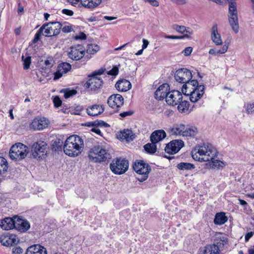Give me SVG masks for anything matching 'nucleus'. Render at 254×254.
Listing matches in <instances>:
<instances>
[{"instance_id": "a878e982", "label": "nucleus", "mask_w": 254, "mask_h": 254, "mask_svg": "<svg viewBox=\"0 0 254 254\" xmlns=\"http://www.w3.org/2000/svg\"><path fill=\"white\" fill-rule=\"evenodd\" d=\"M119 138L122 140H126L127 141H132L135 138V134L133 133L132 130L127 129L120 131Z\"/></svg>"}, {"instance_id": "7c9ffc66", "label": "nucleus", "mask_w": 254, "mask_h": 254, "mask_svg": "<svg viewBox=\"0 0 254 254\" xmlns=\"http://www.w3.org/2000/svg\"><path fill=\"white\" fill-rule=\"evenodd\" d=\"M228 220V218L224 212L217 213L214 219V223L216 225H221L224 224Z\"/></svg>"}, {"instance_id": "49530a36", "label": "nucleus", "mask_w": 254, "mask_h": 254, "mask_svg": "<svg viewBox=\"0 0 254 254\" xmlns=\"http://www.w3.org/2000/svg\"><path fill=\"white\" fill-rule=\"evenodd\" d=\"M109 125L108 123L106 122H105L104 121L102 120H97L94 121V127H108Z\"/></svg>"}, {"instance_id": "e2e57ef3", "label": "nucleus", "mask_w": 254, "mask_h": 254, "mask_svg": "<svg viewBox=\"0 0 254 254\" xmlns=\"http://www.w3.org/2000/svg\"><path fill=\"white\" fill-rule=\"evenodd\" d=\"M166 137V133L163 129H160V141Z\"/></svg>"}, {"instance_id": "680f3d73", "label": "nucleus", "mask_w": 254, "mask_h": 254, "mask_svg": "<svg viewBox=\"0 0 254 254\" xmlns=\"http://www.w3.org/2000/svg\"><path fill=\"white\" fill-rule=\"evenodd\" d=\"M145 2H147L153 6H157L159 5V2L156 0H143Z\"/></svg>"}, {"instance_id": "0eeeda50", "label": "nucleus", "mask_w": 254, "mask_h": 254, "mask_svg": "<svg viewBox=\"0 0 254 254\" xmlns=\"http://www.w3.org/2000/svg\"><path fill=\"white\" fill-rule=\"evenodd\" d=\"M227 0L229 4L228 14L229 23L235 33L237 34L239 31L237 2L234 0Z\"/></svg>"}, {"instance_id": "9d476101", "label": "nucleus", "mask_w": 254, "mask_h": 254, "mask_svg": "<svg viewBox=\"0 0 254 254\" xmlns=\"http://www.w3.org/2000/svg\"><path fill=\"white\" fill-rule=\"evenodd\" d=\"M132 168L136 173L141 175V177L138 179L140 182H143L148 178V174L151 171L149 164L142 160H135L133 163Z\"/></svg>"}, {"instance_id": "4468645a", "label": "nucleus", "mask_w": 254, "mask_h": 254, "mask_svg": "<svg viewBox=\"0 0 254 254\" xmlns=\"http://www.w3.org/2000/svg\"><path fill=\"white\" fill-rule=\"evenodd\" d=\"M108 104L117 112H118L124 103V98L119 94L111 95L108 99Z\"/></svg>"}, {"instance_id": "a19ab883", "label": "nucleus", "mask_w": 254, "mask_h": 254, "mask_svg": "<svg viewBox=\"0 0 254 254\" xmlns=\"http://www.w3.org/2000/svg\"><path fill=\"white\" fill-rule=\"evenodd\" d=\"M44 29L45 26H42V27H41V28L36 32L34 36V39L32 41L33 44L36 43L40 40Z\"/></svg>"}, {"instance_id": "423d86ee", "label": "nucleus", "mask_w": 254, "mask_h": 254, "mask_svg": "<svg viewBox=\"0 0 254 254\" xmlns=\"http://www.w3.org/2000/svg\"><path fill=\"white\" fill-rule=\"evenodd\" d=\"M67 56L73 61L83 62L84 64L91 58V56L86 55L85 48L81 44L73 45L69 47L67 50Z\"/></svg>"}, {"instance_id": "5fc2aeb1", "label": "nucleus", "mask_w": 254, "mask_h": 254, "mask_svg": "<svg viewBox=\"0 0 254 254\" xmlns=\"http://www.w3.org/2000/svg\"><path fill=\"white\" fill-rule=\"evenodd\" d=\"M63 74H64V73L63 72V71L61 70L59 68H58L57 71L54 73V79L55 80L59 79L63 76Z\"/></svg>"}, {"instance_id": "5701e85b", "label": "nucleus", "mask_w": 254, "mask_h": 254, "mask_svg": "<svg viewBox=\"0 0 254 254\" xmlns=\"http://www.w3.org/2000/svg\"><path fill=\"white\" fill-rule=\"evenodd\" d=\"M104 111L103 105L94 104L86 109V112L90 116H97L101 114Z\"/></svg>"}, {"instance_id": "393cba45", "label": "nucleus", "mask_w": 254, "mask_h": 254, "mask_svg": "<svg viewBox=\"0 0 254 254\" xmlns=\"http://www.w3.org/2000/svg\"><path fill=\"white\" fill-rule=\"evenodd\" d=\"M211 39L216 45H220L222 44L221 37L218 32L216 24H214L212 27Z\"/></svg>"}, {"instance_id": "4d7b16f0", "label": "nucleus", "mask_w": 254, "mask_h": 254, "mask_svg": "<svg viewBox=\"0 0 254 254\" xmlns=\"http://www.w3.org/2000/svg\"><path fill=\"white\" fill-rule=\"evenodd\" d=\"M192 51V48L191 47H188L186 48L183 53H184V55L186 56H190L191 52Z\"/></svg>"}, {"instance_id": "e433bc0d", "label": "nucleus", "mask_w": 254, "mask_h": 254, "mask_svg": "<svg viewBox=\"0 0 254 254\" xmlns=\"http://www.w3.org/2000/svg\"><path fill=\"white\" fill-rule=\"evenodd\" d=\"M177 168L181 170H189L194 168V165L190 163L182 162L178 164Z\"/></svg>"}, {"instance_id": "bf43d9fd", "label": "nucleus", "mask_w": 254, "mask_h": 254, "mask_svg": "<svg viewBox=\"0 0 254 254\" xmlns=\"http://www.w3.org/2000/svg\"><path fill=\"white\" fill-rule=\"evenodd\" d=\"M52 59H47L45 61L44 64L46 67L51 68L52 66Z\"/></svg>"}, {"instance_id": "f8f14e48", "label": "nucleus", "mask_w": 254, "mask_h": 254, "mask_svg": "<svg viewBox=\"0 0 254 254\" xmlns=\"http://www.w3.org/2000/svg\"><path fill=\"white\" fill-rule=\"evenodd\" d=\"M45 36L52 37L58 35L61 32L62 24L60 22H50L44 24Z\"/></svg>"}, {"instance_id": "9b49d317", "label": "nucleus", "mask_w": 254, "mask_h": 254, "mask_svg": "<svg viewBox=\"0 0 254 254\" xmlns=\"http://www.w3.org/2000/svg\"><path fill=\"white\" fill-rule=\"evenodd\" d=\"M47 144L43 141L34 143L32 146V155L37 159H43L47 155Z\"/></svg>"}, {"instance_id": "bb28decb", "label": "nucleus", "mask_w": 254, "mask_h": 254, "mask_svg": "<svg viewBox=\"0 0 254 254\" xmlns=\"http://www.w3.org/2000/svg\"><path fill=\"white\" fill-rule=\"evenodd\" d=\"M185 126L183 124L174 125L172 127L169 129L170 133L172 135L183 136Z\"/></svg>"}, {"instance_id": "473e14b6", "label": "nucleus", "mask_w": 254, "mask_h": 254, "mask_svg": "<svg viewBox=\"0 0 254 254\" xmlns=\"http://www.w3.org/2000/svg\"><path fill=\"white\" fill-rule=\"evenodd\" d=\"M178 110L181 113L189 114V102L186 100H183V99L178 104Z\"/></svg>"}, {"instance_id": "603ef678", "label": "nucleus", "mask_w": 254, "mask_h": 254, "mask_svg": "<svg viewBox=\"0 0 254 254\" xmlns=\"http://www.w3.org/2000/svg\"><path fill=\"white\" fill-rule=\"evenodd\" d=\"M86 38V34L82 32H80L78 35H76L74 37L75 40H85Z\"/></svg>"}, {"instance_id": "c756f323", "label": "nucleus", "mask_w": 254, "mask_h": 254, "mask_svg": "<svg viewBox=\"0 0 254 254\" xmlns=\"http://www.w3.org/2000/svg\"><path fill=\"white\" fill-rule=\"evenodd\" d=\"M172 28L177 32L181 34H184V35L187 34L190 35L193 34V31L190 28L186 27L185 26L174 24L172 25Z\"/></svg>"}, {"instance_id": "6ab92c4d", "label": "nucleus", "mask_w": 254, "mask_h": 254, "mask_svg": "<svg viewBox=\"0 0 254 254\" xmlns=\"http://www.w3.org/2000/svg\"><path fill=\"white\" fill-rule=\"evenodd\" d=\"M227 238L221 233H217L215 235V239L213 245H211L212 247H214L218 251L219 254L224 247V246L227 244Z\"/></svg>"}, {"instance_id": "8fccbe9b", "label": "nucleus", "mask_w": 254, "mask_h": 254, "mask_svg": "<svg viewBox=\"0 0 254 254\" xmlns=\"http://www.w3.org/2000/svg\"><path fill=\"white\" fill-rule=\"evenodd\" d=\"M119 73V68L117 66H114L108 72V74L111 75L116 76Z\"/></svg>"}, {"instance_id": "ddd939ff", "label": "nucleus", "mask_w": 254, "mask_h": 254, "mask_svg": "<svg viewBox=\"0 0 254 254\" xmlns=\"http://www.w3.org/2000/svg\"><path fill=\"white\" fill-rule=\"evenodd\" d=\"M192 77L191 71L186 68H180L174 73L175 79L177 82L181 83H185L187 81H189Z\"/></svg>"}, {"instance_id": "4be33fe9", "label": "nucleus", "mask_w": 254, "mask_h": 254, "mask_svg": "<svg viewBox=\"0 0 254 254\" xmlns=\"http://www.w3.org/2000/svg\"><path fill=\"white\" fill-rule=\"evenodd\" d=\"M16 219L6 217L0 221V226L2 229L8 230L15 228Z\"/></svg>"}, {"instance_id": "7ed1b4c3", "label": "nucleus", "mask_w": 254, "mask_h": 254, "mask_svg": "<svg viewBox=\"0 0 254 254\" xmlns=\"http://www.w3.org/2000/svg\"><path fill=\"white\" fill-rule=\"evenodd\" d=\"M204 86L198 85L196 80H190L187 81L182 88V92L186 96H190V99L192 102L197 101L203 95Z\"/></svg>"}, {"instance_id": "79ce46f5", "label": "nucleus", "mask_w": 254, "mask_h": 254, "mask_svg": "<svg viewBox=\"0 0 254 254\" xmlns=\"http://www.w3.org/2000/svg\"><path fill=\"white\" fill-rule=\"evenodd\" d=\"M150 141L152 143L156 144L159 142V129L153 131L150 135Z\"/></svg>"}, {"instance_id": "f257e3e1", "label": "nucleus", "mask_w": 254, "mask_h": 254, "mask_svg": "<svg viewBox=\"0 0 254 254\" xmlns=\"http://www.w3.org/2000/svg\"><path fill=\"white\" fill-rule=\"evenodd\" d=\"M216 149L210 143H204L198 145L191 151V156L195 161L199 162H210L212 168L219 169L222 168L224 163L218 160H215L214 157L217 154Z\"/></svg>"}, {"instance_id": "4c0bfd02", "label": "nucleus", "mask_w": 254, "mask_h": 254, "mask_svg": "<svg viewBox=\"0 0 254 254\" xmlns=\"http://www.w3.org/2000/svg\"><path fill=\"white\" fill-rule=\"evenodd\" d=\"M63 141L60 138L56 139L52 144L53 148L56 151L61 150L64 148Z\"/></svg>"}, {"instance_id": "de8ad7c7", "label": "nucleus", "mask_w": 254, "mask_h": 254, "mask_svg": "<svg viewBox=\"0 0 254 254\" xmlns=\"http://www.w3.org/2000/svg\"><path fill=\"white\" fill-rule=\"evenodd\" d=\"M165 38L172 39H182L184 38H190V36L186 34L183 36H177L173 35L165 36Z\"/></svg>"}, {"instance_id": "dca6fc26", "label": "nucleus", "mask_w": 254, "mask_h": 254, "mask_svg": "<svg viewBox=\"0 0 254 254\" xmlns=\"http://www.w3.org/2000/svg\"><path fill=\"white\" fill-rule=\"evenodd\" d=\"M184 146V143L183 140H173L166 145L165 151L169 154H174L178 152Z\"/></svg>"}, {"instance_id": "b1692460", "label": "nucleus", "mask_w": 254, "mask_h": 254, "mask_svg": "<svg viewBox=\"0 0 254 254\" xmlns=\"http://www.w3.org/2000/svg\"><path fill=\"white\" fill-rule=\"evenodd\" d=\"M116 89L121 92H126L129 90L131 87V83L127 79H121L115 84Z\"/></svg>"}, {"instance_id": "ea45409f", "label": "nucleus", "mask_w": 254, "mask_h": 254, "mask_svg": "<svg viewBox=\"0 0 254 254\" xmlns=\"http://www.w3.org/2000/svg\"><path fill=\"white\" fill-rule=\"evenodd\" d=\"M64 92V97L65 99H67L70 98V97L75 95L77 93V91L75 89H69V88H66L63 90Z\"/></svg>"}, {"instance_id": "cd10ccee", "label": "nucleus", "mask_w": 254, "mask_h": 254, "mask_svg": "<svg viewBox=\"0 0 254 254\" xmlns=\"http://www.w3.org/2000/svg\"><path fill=\"white\" fill-rule=\"evenodd\" d=\"M197 132V128L195 127L190 125L185 126L183 136L193 137L196 135Z\"/></svg>"}, {"instance_id": "052dcab7", "label": "nucleus", "mask_w": 254, "mask_h": 254, "mask_svg": "<svg viewBox=\"0 0 254 254\" xmlns=\"http://www.w3.org/2000/svg\"><path fill=\"white\" fill-rule=\"evenodd\" d=\"M227 50L228 46L224 45L221 48V49L217 51V54H224L227 51Z\"/></svg>"}, {"instance_id": "864d4df0", "label": "nucleus", "mask_w": 254, "mask_h": 254, "mask_svg": "<svg viewBox=\"0 0 254 254\" xmlns=\"http://www.w3.org/2000/svg\"><path fill=\"white\" fill-rule=\"evenodd\" d=\"M12 253L14 254H21L23 253V250L19 246H16L12 249Z\"/></svg>"}, {"instance_id": "a211bd4d", "label": "nucleus", "mask_w": 254, "mask_h": 254, "mask_svg": "<svg viewBox=\"0 0 254 254\" xmlns=\"http://www.w3.org/2000/svg\"><path fill=\"white\" fill-rule=\"evenodd\" d=\"M18 242L17 236L14 234H2L0 235V243L4 246L8 247L16 244Z\"/></svg>"}, {"instance_id": "13d9d810", "label": "nucleus", "mask_w": 254, "mask_h": 254, "mask_svg": "<svg viewBox=\"0 0 254 254\" xmlns=\"http://www.w3.org/2000/svg\"><path fill=\"white\" fill-rule=\"evenodd\" d=\"M62 13L68 16H72L74 14L73 11L68 9H63L62 11Z\"/></svg>"}, {"instance_id": "0e129e2a", "label": "nucleus", "mask_w": 254, "mask_h": 254, "mask_svg": "<svg viewBox=\"0 0 254 254\" xmlns=\"http://www.w3.org/2000/svg\"><path fill=\"white\" fill-rule=\"evenodd\" d=\"M254 233L253 232H250L247 233L245 237V239L246 242H248L249 239L253 237Z\"/></svg>"}, {"instance_id": "2f4dec72", "label": "nucleus", "mask_w": 254, "mask_h": 254, "mask_svg": "<svg viewBox=\"0 0 254 254\" xmlns=\"http://www.w3.org/2000/svg\"><path fill=\"white\" fill-rule=\"evenodd\" d=\"M170 85L168 83H165L160 85V100H163L165 99L166 95L168 93H170Z\"/></svg>"}, {"instance_id": "aec40b11", "label": "nucleus", "mask_w": 254, "mask_h": 254, "mask_svg": "<svg viewBox=\"0 0 254 254\" xmlns=\"http://www.w3.org/2000/svg\"><path fill=\"white\" fill-rule=\"evenodd\" d=\"M14 218L16 219L15 229L17 231L25 232L30 229V224L27 220L21 219L17 216H14Z\"/></svg>"}, {"instance_id": "f03ea898", "label": "nucleus", "mask_w": 254, "mask_h": 254, "mask_svg": "<svg viewBox=\"0 0 254 254\" xmlns=\"http://www.w3.org/2000/svg\"><path fill=\"white\" fill-rule=\"evenodd\" d=\"M84 147L82 138L77 135H72L68 137L64 145V153L70 157H75L80 154Z\"/></svg>"}, {"instance_id": "37998d69", "label": "nucleus", "mask_w": 254, "mask_h": 254, "mask_svg": "<svg viewBox=\"0 0 254 254\" xmlns=\"http://www.w3.org/2000/svg\"><path fill=\"white\" fill-rule=\"evenodd\" d=\"M22 59L23 61V68L24 69H29L31 63V57L28 56L26 57L25 59H24V56H23Z\"/></svg>"}, {"instance_id": "c03bdc74", "label": "nucleus", "mask_w": 254, "mask_h": 254, "mask_svg": "<svg viewBox=\"0 0 254 254\" xmlns=\"http://www.w3.org/2000/svg\"><path fill=\"white\" fill-rule=\"evenodd\" d=\"M151 90H155L154 92V98L157 100H159V96L158 95V92L159 91V81L155 80L151 88Z\"/></svg>"}, {"instance_id": "2eb2a0df", "label": "nucleus", "mask_w": 254, "mask_h": 254, "mask_svg": "<svg viewBox=\"0 0 254 254\" xmlns=\"http://www.w3.org/2000/svg\"><path fill=\"white\" fill-rule=\"evenodd\" d=\"M165 98L167 104L170 106H176L179 104L180 101L183 99V95L181 92L173 90L168 94H165Z\"/></svg>"}, {"instance_id": "72a5a7b5", "label": "nucleus", "mask_w": 254, "mask_h": 254, "mask_svg": "<svg viewBox=\"0 0 254 254\" xmlns=\"http://www.w3.org/2000/svg\"><path fill=\"white\" fill-rule=\"evenodd\" d=\"M199 254H219L218 251L211 245H206L205 247L199 249Z\"/></svg>"}, {"instance_id": "774afa93", "label": "nucleus", "mask_w": 254, "mask_h": 254, "mask_svg": "<svg viewBox=\"0 0 254 254\" xmlns=\"http://www.w3.org/2000/svg\"><path fill=\"white\" fill-rule=\"evenodd\" d=\"M164 115L166 116V117H170L172 115H173V112L172 110H166L164 113Z\"/></svg>"}, {"instance_id": "c85d7f7f", "label": "nucleus", "mask_w": 254, "mask_h": 254, "mask_svg": "<svg viewBox=\"0 0 254 254\" xmlns=\"http://www.w3.org/2000/svg\"><path fill=\"white\" fill-rule=\"evenodd\" d=\"M101 0H81L82 5L86 8L93 9L99 5Z\"/></svg>"}, {"instance_id": "3c124183", "label": "nucleus", "mask_w": 254, "mask_h": 254, "mask_svg": "<svg viewBox=\"0 0 254 254\" xmlns=\"http://www.w3.org/2000/svg\"><path fill=\"white\" fill-rule=\"evenodd\" d=\"M247 112L248 114H254V103L248 104Z\"/></svg>"}, {"instance_id": "338daca9", "label": "nucleus", "mask_w": 254, "mask_h": 254, "mask_svg": "<svg viewBox=\"0 0 254 254\" xmlns=\"http://www.w3.org/2000/svg\"><path fill=\"white\" fill-rule=\"evenodd\" d=\"M91 131L96 133L97 134L102 135V132L101 131V130L96 127L92 128L91 129Z\"/></svg>"}, {"instance_id": "6e6d98bb", "label": "nucleus", "mask_w": 254, "mask_h": 254, "mask_svg": "<svg viewBox=\"0 0 254 254\" xmlns=\"http://www.w3.org/2000/svg\"><path fill=\"white\" fill-rule=\"evenodd\" d=\"M133 113H134L133 111L129 110L128 111H126V112H123L122 113H121L120 114V116L122 118H125L127 116H130L132 115L133 114Z\"/></svg>"}, {"instance_id": "f3484780", "label": "nucleus", "mask_w": 254, "mask_h": 254, "mask_svg": "<svg viewBox=\"0 0 254 254\" xmlns=\"http://www.w3.org/2000/svg\"><path fill=\"white\" fill-rule=\"evenodd\" d=\"M48 126V122L44 117L35 118L30 125V127L34 130H42Z\"/></svg>"}, {"instance_id": "20e7f679", "label": "nucleus", "mask_w": 254, "mask_h": 254, "mask_svg": "<svg viewBox=\"0 0 254 254\" xmlns=\"http://www.w3.org/2000/svg\"><path fill=\"white\" fill-rule=\"evenodd\" d=\"M105 70V68H101L89 74L88 80L83 85L84 88L94 93L97 92L102 88L103 84V80L101 78L98 77L97 75L103 74Z\"/></svg>"}, {"instance_id": "39448f33", "label": "nucleus", "mask_w": 254, "mask_h": 254, "mask_svg": "<svg viewBox=\"0 0 254 254\" xmlns=\"http://www.w3.org/2000/svg\"><path fill=\"white\" fill-rule=\"evenodd\" d=\"M88 157L90 161L95 163L104 162L108 163L111 159V155L108 150L98 145L90 149Z\"/></svg>"}, {"instance_id": "58836bf2", "label": "nucleus", "mask_w": 254, "mask_h": 254, "mask_svg": "<svg viewBox=\"0 0 254 254\" xmlns=\"http://www.w3.org/2000/svg\"><path fill=\"white\" fill-rule=\"evenodd\" d=\"M64 73H67L71 69V65L67 63H62L58 66Z\"/></svg>"}, {"instance_id": "69168bd1", "label": "nucleus", "mask_w": 254, "mask_h": 254, "mask_svg": "<svg viewBox=\"0 0 254 254\" xmlns=\"http://www.w3.org/2000/svg\"><path fill=\"white\" fill-rule=\"evenodd\" d=\"M173 2L177 4H184L186 3L187 0H171Z\"/></svg>"}, {"instance_id": "a18cd8bd", "label": "nucleus", "mask_w": 254, "mask_h": 254, "mask_svg": "<svg viewBox=\"0 0 254 254\" xmlns=\"http://www.w3.org/2000/svg\"><path fill=\"white\" fill-rule=\"evenodd\" d=\"M53 103L55 108H59L62 104V101L59 96H56L53 99Z\"/></svg>"}, {"instance_id": "1a4fd4ad", "label": "nucleus", "mask_w": 254, "mask_h": 254, "mask_svg": "<svg viewBox=\"0 0 254 254\" xmlns=\"http://www.w3.org/2000/svg\"><path fill=\"white\" fill-rule=\"evenodd\" d=\"M28 152V147L26 145L22 143H16L10 149L9 157L13 160H21L26 157Z\"/></svg>"}, {"instance_id": "c9c22d12", "label": "nucleus", "mask_w": 254, "mask_h": 254, "mask_svg": "<svg viewBox=\"0 0 254 254\" xmlns=\"http://www.w3.org/2000/svg\"><path fill=\"white\" fill-rule=\"evenodd\" d=\"M144 149L146 152L150 154H153L157 150V146L155 143H148L144 145Z\"/></svg>"}, {"instance_id": "f704fd0d", "label": "nucleus", "mask_w": 254, "mask_h": 254, "mask_svg": "<svg viewBox=\"0 0 254 254\" xmlns=\"http://www.w3.org/2000/svg\"><path fill=\"white\" fill-rule=\"evenodd\" d=\"M100 49L99 47L96 44H89L85 49L86 55H91L96 54Z\"/></svg>"}, {"instance_id": "09e8293b", "label": "nucleus", "mask_w": 254, "mask_h": 254, "mask_svg": "<svg viewBox=\"0 0 254 254\" xmlns=\"http://www.w3.org/2000/svg\"><path fill=\"white\" fill-rule=\"evenodd\" d=\"M61 30L64 33H69L73 30V26L71 24L65 25L63 27H62Z\"/></svg>"}, {"instance_id": "6e6552de", "label": "nucleus", "mask_w": 254, "mask_h": 254, "mask_svg": "<svg viewBox=\"0 0 254 254\" xmlns=\"http://www.w3.org/2000/svg\"><path fill=\"white\" fill-rule=\"evenodd\" d=\"M129 162L121 157L113 159L110 164V169L112 172L115 175H123L128 169Z\"/></svg>"}, {"instance_id": "412c9836", "label": "nucleus", "mask_w": 254, "mask_h": 254, "mask_svg": "<svg viewBox=\"0 0 254 254\" xmlns=\"http://www.w3.org/2000/svg\"><path fill=\"white\" fill-rule=\"evenodd\" d=\"M26 254H48L46 249L40 244H34L29 246L25 252Z\"/></svg>"}]
</instances>
